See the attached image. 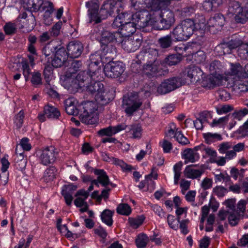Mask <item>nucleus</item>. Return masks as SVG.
I'll return each mask as SVG.
<instances>
[{"mask_svg": "<svg viewBox=\"0 0 248 248\" xmlns=\"http://www.w3.org/2000/svg\"><path fill=\"white\" fill-rule=\"evenodd\" d=\"M131 5L136 12V17L141 16L139 26L153 25L161 18L160 12L168 5L165 0H131Z\"/></svg>", "mask_w": 248, "mask_h": 248, "instance_id": "obj_1", "label": "nucleus"}, {"mask_svg": "<svg viewBox=\"0 0 248 248\" xmlns=\"http://www.w3.org/2000/svg\"><path fill=\"white\" fill-rule=\"evenodd\" d=\"M200 22L186 19L178 24L171 32V36L176 41L186 40L189 38L195 30H205V18L200 16Z\"/></svg>", "mask_w": 248, "mask_h": 248, "instance_id": "obj_2", "label": "nucleus"}, {"mask_svg": "<svg viewBox=\"0 0 248 248\" xmlns=\"http://www.w3.org/2000/svg\"><path fill=\"white\" fill-rule=\"evenodd\" d=\"M97 103L84 101L79 104V118L82 123L93 124L97 123L98 117Z\"/></svg>", "mask_w": 248, "mask_h": 248, "instance_id": "obj_3", "label": "nucleus"}, {"mask_svg": "<svg viewBox=\"0 0 248 248\" xmlns=\"http://www.w3.org/2000/svg\"><path fill=\"white\" fill-rule=\"evenodd\" d=\"M82 83V85H87V90L94 95L96 101L101 105L108 104L111 99L109 93L104 89L103 84L100 82L91 81L90 83Z\"/></svg>", "mask_w": 248, "mask_h": 248, "instance_id": "obj_4", "label": "nucleus"}, {"mask_svg": "<svg viewBox=\"0 0 248 248\" xmlns=\"http://www.w3.org/2000/svg\"><path fill=\"white\" fill-rule=\"evenodd\" d=\"M116 2L114 0H108L104 2L102 5L98 16L96 10L93 11L91 8L88 10V15L92 20L95 21L96 23L100 22L101 19H105L108 16H111L116 11Z\"/></svg>", "mask_w": 248, "mask_h": 248, "instance_id": "obj_5", "label": "nucleus"}, {"mask_svg": "<svg viewBox=\"0 0 248 248\" xmlns=\"http://www.w3.org/2000/svg\"><path fill=\"white\" fill-rule=\"evenodd\" d=\"M39 162L47 166L54 163L58 155V151L54 146H47L39 150L36 153Z\"/></svg>", "mask_w": 248, "mask_h": 248, "instance_id": "obj_6", "label": "nucleus"}, {"mask_svg": "<svg viewBox=\"0 0 248 248\" xmlns=\"http://www.w3.org/2000/svg\"><path fill=\"white\" fill-rule=\"evenodd\" d=\"M142 104V101L138 93H131L128 96L124 97L122 107L126 114L131 116L139 109Z\"/></svg>", "mask_w": 248, "mask_h": 248, "instance_id": "obj_7", "label": "nucleus"}, {"mask_svg": "<svg viewBox=\"0 0 248 248\" xmlns=\"http://www.w3.org/2000/svg\"><path fill=\"white\" fill-rule=\"evenodd\" d=\"M91 63L89 65V71L85 72L83 71L79 73L77 76V79L78 80H83V78H81L82 77L84 76H88L89 75L91 78H93L94 76L97 75V73L99 71H101V68L100 66H98V64L100 62H104L103 58L101 57L100 54L98 52L92 54L90 56Z\"/></svg>", "mask_w": 248, "mask_h": 248, "instance_id": "obj_8", "label": "nucleus"}, {"mask_svg": "<svg viewBox=\"0 0 248 248\" xmlns=\"http://www.w3.org/2000/svg\"><path fill=\"white\" fill-rule=\"evenodd\" d=\"M101 72L99 71V72L97 73V75L94 76L93 78H91V76H90L89 75L87 76H84L83 77H82L81 78H83L84 80L82 79L78 80L77 79V77L76 79L66 78H65L63 80L61 81V84L65 88L67 89L68 90L72 91L73 89H77L78 88L84 87L85 85H82V83H84V82L88 83L89 81H95L96 78L99 79L100 78H98V77L100 75V73Z\"/></svg>", "mask_w": 248, "mask_h": 248, "instance_id": "obj_9", "label": "nucleus"}, {"mask_svg": "<svg viewBox=\"0 0 248 248\" xmlns=\"http://www.w3.org/2000/svg\"><path fill=\"white\" fill-rule=\"evenodd\" d=\"M136 13L132 14V17L129 21H126L123 24L122 27L120 29V36L121 35L127 37L133 34L137 29L144 28L145 27H140L139 26L140 21L141 18V16L136 17Z\"/></svg>", "mask_w": 248, "mask_h": 248, "instance_id": "obj_10", "label": "nucleus"}, {"mask_svg": "<svg viewBox=\"0 0 248 248\" xmlns=\"http://www.w3.org/2000/svg\"><path fill=\"white\" fill-rule=\"evenodd\" d=\"M124 70V65L122 62L110 61L104 66V73L108 78H116L120 77Z\"/></svg>", "mask_w": 248, "mask_h": 248, "instance_id": "obj_11", "label": "nucleus"}, {"mask_svg": "<svg viewBox=\"0 0 248 248\" xmlns=\"http://www.w3.org/2000/svg\"><path fill=\"white\" fill-rule=\"evenodd\" d=\"M167 70L164 67L163 64L159 61L156 60L154 62H149L144 65L143 73L149 77L161 76Z\"/></svg>", "mask_w": 248, "mask_h": 248, "instance_id": "obj_12", "label": "nucleus"}, {"mask_svg": "<svg viewBox=\"0 0 248 248\" xmlns=\"http://www.w3.org/2000/svg\"><path fill=\"white\" fill-rule=\"evenodd\" d=\"M225 86L236 94L248 92V79L241 78L226 82Z\"/></svg>", "mask_w": 248, "mask_h": 248, "instance_id": "obj_13", "label": "nucleus"}, {"mask_svg": "<svg viewBox=\"0 0 248 248\" xmlns=\"http://www.w3.org/2000/svg\"><path fill=\"white\" fill-rule=\"evenodd\" d=\"M185 82L179 78H172L162 82L157 88V92L160 94H166L182 86Z\"/></svg>", "mask_w": 248, "mask_h": 248, "instance_id": "obj_14", "label": "nucleus"}, {"mask_svg": "<svg viewBox=\"0 0 248 248\" xmlns=\"http://www.w3.org/2000/svg\"><path fill=\"white\" fill-rule=\"evenodd\" d=\"M102 29V28H100ZM96 37L101 44L104 45H107V44L113 42H120L121 37L119 32H110L108 31H103V30H99L98 32L96 31Z\"/></svg>", "mask_w": 248, "mask_h": 248, "instance_id": "obj_15", "label": "nucleus"}, {"mask_svg": "<svg viewBox=\"0 0 248 248\" xmlns=\"http://www.w3.org/2000/svg\"><path fill=\"white\" fill-rule=\"evenodd\" d=\"M225 83L237 78L244 77L243 67L239 63H231L230 71L222 74Z\"/></svg>", "mask_w": 248, "mask_h": 248, "instance_id": "obj_16", "label": "nucleus"}, {"mask_svg": "<svg viewBox=\"0 0 248 248\" xmlns=\"http://www.w3.org/2000/svg\"><path fill=\"white\" fill-rule=\"evenodd\" d=\"M122 46L128 52L135 51L140 46L141 40L137 36L124 37L121 41Z\"/></svg>", "mask_w": 248, "mask_h": 248, "instance_id": "obj_17", "label": "nucleus"}, {"mask_svg": "<svg viewBox=\"0 0 248 248\" xmlns=\"http://www.w3.org/2000/svg\"><path fill=\"white\" fill-rule=\"evenodd\" d=\"M226 83L222 74L216 73L210 76L202 82V85L205 88L212 89L216 86H225Z\"/></svg>", "mask_w": 248, "mask_h": 248, "instance_id": "obj_18", "label": "nucleus"}, {"mask_svg": "<svg viewBox=\"0 0 248 248\" xmlns=\"http://www.w3.org/2000/svg\"><path fill=\"white\" fill-rule=\"evenodd\" d=\"M244 8L240 6L239 2L236 1H232L229 8V13L234 15L235 21L238 23H244L245 22L246 16L243 15Z\"/></svg>", "mask_w": 248, "mask_h": 248, "instance_id": "obj_19", "label": "nucleus"}, {"mask_svg": "<svg viewBox=\"0 0 248 248\" xmlns=\"http://www.w3.org/2000/svg\"><path fill=\"white\" fill-rule=\"evenodd\" d=\"M225 18L224 16L220 14H217L211 17L208 21L206 25L209 28V30L212 31V28H215V31H212L215 33L216 31L220 30L222 27L225 23ZM205 23H206L205 22ZM206 26H205L206 27Z\"/></svg>", "mask_w": 248, "mask_h": 248, "instance_id": "obj_20", "label": "nucleus"}, {"mask_svg": "<svg viewBox=\"0 0 248 248\" xmlns=\"http://www.w3.org/2000/svg\"><path fill=\"white\" fill-rule=\"evenodd\" d=\"M67 54L72 58H77L80 56L83 46L79 41H72L67 46Z\"/></svg>", "mask_w": 248, "mask_h": 248, "instance_id": "obj_21", "label": "nucleus"}, {"mask_svg": "<svg viewBox=\"0 0 248 248\" xmlns=\"http://www.w3.org/2000/svg\"><path fill=\"white\" fill-rule=\"evenodd\" d=\"M199 148V146H197L193 149L187 148L184 150L182 157L185 160V164L194 163L199 159L200 155L197 152Z\"/></svg>", "mask_w": 248, "mask_h": 248, "instance_id": "obj_22", "label": "nucleus"}, {"mask_svg": "<svg viewBox=\"0 0 248 248\" xmlns=\"http://www.w3.org/2000/svg\"><path fill=\"white\" fill-rule=\"evenodd\" d=\"M160 15L161 18L157 22L159 21L163 25V28H169L174 23V15L172 11L165 8L161 11Z\"/></svg>", "mask_w": 248, "mask_h": 248, "instance_id": "obj_23", "label": "nucleus"}, {"mask_svg": "<svg viewBox=\"0 0 248 248\" xmlns=\"http://www.w3.org/2000/svg\"><path fill=\"white\" fill-rule=\"evenodd\" d=\"M66 113L69 115H79L80 110L77 100L74 98H68L64 102Z\"/></svg>", "mask_w": 248, "mask_h": 248, "instance_id": "obj_24", "label": "nucleus"}, {"mask_svg": "<svg viewBox=\"0 0 248 248\" xmlns=\"http://www.w3.org/2000/svg\"><path fill=\"white\" fill-rule=\"evenodd\" d=\"M126 126L127 125L125 124H119L115 126H109L107 128L100 129L98 131V134L101 136L110 137L124 130Z\"/></svg>", "mask_w": 248, "mask_h": 248, "instance_id": "obj_25", "label": "nucleus"}, {"mask_svg": "<svg viewBox=\"0 0 248 248\" xmlns=\"http://www.w3.org/2000/svg\"><path fill=\"white\" fill-rule=\"evenodd\" d=\"M204 171L205 169L203 167L196 169L192 166H187L185 169L184 173L185 176L187 178L199 179Z\"/></svg>", "mask_w": 248, "mask_h": 248, "instance_id": "obj_26", "label": "nucleus"}, {"mask_svg": "<svg viewBox=\"0 0 248 248\" xmlns=\"http://www.w3.org/2000/svg\"><path fill=\"white\" fill-rule=\"evenodd\" d=\"M242 41L240 39L231 40L228 44H223L218 45L216 49L219 50L222 49L223 54L230 53L231 50L233 49L238 48L242 45Z\"/></svg>", "mask_w": 248, "mask_h": 248, "instance_id": "obj_27", "label": "nucleus"}, {"mask_svg": "<svg viewBox=\"0 0 248 248\" xmlns=\"http://www.w3.org/2000/svg\"><path fill=\"white\" fill-rule=\"evenodd\" d=\"M44 13V18L45 23L46 25H49L52 21L51 16L54 11V6L53 3L48 1L43 2L41 5Z\"/></svg>", "mask_w": 248, "mask_h": 248, "instance_id": "obj_28", "label": "nucleus"}, {"mask_svg": "<svg viewBox=\"0 0 248 248\" xmlns=\"http://www.w3.org/2000/svg\"><path fill=\"white\" fill-rule=\"evenodd\" d=\"M20 2L25 9L35 11L41 8L42 0H20Z\"/></svg>", "mask_w": 248, "mask_h": 248, "instance_id": "obj_29", "label": "nucleus"}, {"mask_svg": "<svg viewBox=\"0 0 248 248\" xmlns=\"http://www.w3.org/2000/svg\"><path fill=\"white\" fill-rule=\"evenodd\" d=\"M132 17L131 13L123 12L119 14L114 19L112 26L114 28H122L126 21H129Z\"/></svg>", "mask_w": 248, "mask_h": 248, "instance_id": "obj_30", "label": "nucleus"}, {"mask_svg": "<svg viewBox=\"0 0 248 248\" xmlns=\"http://www.w3.org/2000/svg\"><path fill=\"white\" fill-rule=\"evenodd\" d=\"M44 112L46 117L49 119H58L60 116V111L55 107L47 105L44 107Z\"/></svg>", "mask_w": 248, "mask_h": 248, "instance_id": "obj_31", "label": "nucleus"}, {"mask_svg": "<svg viewBox=\"0 0 248 248\" xmlns=\"http://www.w3.org/2000/svg\"><path fill=\"white\" fill-rule=\"evenodd\" d=\"M200 69L196 67H190L187 68L184 72V76L186 79H189L191 82L196 80L197 74L200 72Z\"/></svg>", "mask_w": 248, "mask_h": 248, "instance_id": "obj_32", "label": "nucleus"}, {"mask_svg": "<svg viewBox=\"0 0 248 248\" xmlns=\"http://www.w3.org/2000/svg\"><path fill=\"white\" fill-rule=\"evenodd\" d=\"M202 136L205 142L208 144H211L215 142L222 140L221 135L217 133H204L202 134Z\"/></svg>", "mask_w": 248, "mask_h": 248, "instance_id": "obj_33", "label": "nucleus"}, {"mask_svg": "<svg viewBox=\"0 0 248 248\" xmlns=\"http://www.w3.org/2000/svg\"><path fill=\"white\" fill-rule=\"evenodd\" d=\"M114 211L108 209L104 210L101 214L100 217L102 222L108 226L113 224L112 216Z\"/></svg>", "mask_w": 248, "mask_h": 248, "instance_id": "obj_34", "label": "nucleus"}, {"mask_svg": "<svg viewBox=\"0 0 248 248\" xmlns=\"http://www.w3.org/2000/svg\"><path fill=\"white\" fill-rule=\"evenodd\" d=\"M94 172L97 175V178L102 186H106L109 184L108 177L103 170H96Z\"/></svg>", "mask_w": 248, "mask_h": 248, "instance_id": "obj_35", "label": "nucleus"}, {"mask_svg": "<svg viewBox=\"0 0 248 248\" xmlns=\"http://www.w3.org/2000/svg\"><path fill=\"white\" fill-rule=\"evenodd\" d=\"M27 14L23 12L20 14L16 19V24L19 25V28H28L30 25V21L33 20V18L27 19Z\"/></svg>", "mask_w": 248, "mask_h": 248, "instance_id": "obj_36", "label": "nucleus"}, {"mask_svg": "<svg viewBox=\"0 0 248 248\" xmlns=\"http://www.w3.org/2000/svg\"><path fill=\"white\" fill-rule=\"evenodd\" d=\"M248 203V199H241L237 204V212L242 217L248 218V215L245 214L246 205Z\"/></svg>", "mask_w": 248, "mask_h": 248, "instance_id": "obj_37", "label": "nucleus"}, {"mask_svg": "<svg viewBox=\"0 0 248 248\" xmlns=\"http://www.w3.org/2000/svg\"><path fill=\"white\" fill-rule=\"evenodd\" d=\"M149 242L147 235L143 233L138 235L135 240V243L138 248H144Z\"/></svg>", "mask_w": 248, "mask_h": 248, "instance_id": "obj_38", "label": "nucleus"}, {"mask_svg": "<svg viewBox=\"0 0 248 248\" xmlns=\"http://www.w3.org/2000/svg\"><path fill=\"white\" fill-rule=\"evenodd\" d=\"M111 161L115 165L120 166L123 171L130 172L134 169L133 167H132L131 165L126 164L122 160L113 157L111 159Z\"/></svg>", "mask_w": 248, "mask_h": 248, "instance_id": "obj_39", "label": "nucleus"}, {"mask_svg": "<svg viewBox=\"0 0 248 248\" xmlns=\"http://www.w3.org/2000/svg\"><path fill=\"white\" fill-rule=\"evenodd\" d=\"M183 164L182 162H179L175 164L173 167V170L174 172V184L177 185L180 180V176L181 175V170Z\"/></svg>", "mask_w": 248, "mask_h": 248, "instance_id": "obj_40", "label": "nucleus"}, {"mask_svg": "<svg viewBox=\"0 0 248 248\" xmlns=\"http://www.w3.org/2000/svg\"><path fill=\"white\" fill-rule=\"evenodd\" d=\"M145 217L142 216H138L136 217H129L128 219V222L129 226L133 229H137L140 226L143 222Z\"/></svg>", "mask_w": 248, "mask_h": 248, "instance_id": "obj_41", "label": "nucleus"}, {"mask_svg": "<svg viewBox=\"0 0 248 248\" xmlns=\"http://www.w3.org/2000/svg\"><path fill=\"white\" fill-rule=\"evenodd\" d=\"M229 216L228 217V221L232 226H235L238 224V222L241 218H243L242 216H240L236 211L229 212L228 211Z\"/></svg>", "mask_w": 248, "mask_h": 248, "instance_id": "obj_42", "label": "nucleus"}, {"mask_svg": "<svg viewBox=\"0 0 248 248\" xmlns=\"http://www.w3.org/2000/svg\"><path fill=\"white\" fill-rule=\"evenodd\" d=\"M131 211V207L126 203H121L117 207V212L122 215L128 216Z\"/></svg>", "mask_w": 248, "mask_h": 248, "instance_id": "obj_43", "label": "nucleus"}, {"mask_svg": "<svg viewBox=\"0 0 248 248\" xmlns=\"http://www.w3.org/2000/svg\"><path fill=\"white\" fill-rule=\"evenodd\" d=\"M239 57L243 60H248V43L241 45L237 50Z\"/></svg>", "mask_w": 248, "mask_h": 248, "instance_id": "obj_44", "label": "nucleus"}, {"mask_svg": "<svg viewBox=\"0 0 248 248\" xmlns=\"http://www.w3.org/2000/svg\"><path fill=\"white\" fill-rule=\"evenodd\" d=\"M56 174V169L54 167L47 168L44 172V178L45 181L49 182L53 180L55 177Z\"/></svg>", "mask_w": 248, "mask_h": 248, "instance_id": "obj_45", "label": "nucleus"}, {"mask_svg": "<svg viewBox=\"0 0 248 248\" xmlns=\"http://www.w3.org/2000/svg\"><path fill=\"white\" fill-rule=\"evenodd\" d=\"M189 55H191L193 58L197 63L203 62L206 58L205 53L202 50L198 51L195 53L192 49H191V53H189Z\"/></svg>", "mask_w": 248, "mask_h": 248, "instance_id": "obj_46", "label": "nucleus"}, {"mask_svg": "<svg viewBox=\"0 0 248 248\" xmlns=\"http://www.w3.org/2000/svg\"><path fill=\"white\" fill-rule=\"evenodd\" d=\"M86 200V199L81 197H78L74 201L75 205L77 207H80V211L82 212L87 211L88 208V205L85 201Z\"/></svg>", "mask_w": 248, "mask_h": 248, "instance_id": "obj_47", "label": "nucleus"}, {"mask_svg": "<svg viewBox=\"0 0 248 248\" xmlns=\"http://www.w3.org/2000/svg\"><path fill=\"white\" fill-rule=\"evenodd\" d=\"M180 220L175 218V217L171 215H168L167 216V222L170 228L176 230L179 228V223Z\"/></svg>", "mask_w": 248, "mask_h": 248, "instance_id": "obj_48", "label": "nucleus"}, {"mask_svg": "<svg viewBox=\"0 0 248 248\" xmlns=\"http://www.w3.org/2000/svg\"><path fill=\"white\" fill-rule=\"evenodd\" d=\"M174 138L180 144L183 145L189 143L188 140L182 134L181 131H178V129H176Z\"/></svg>", "mask_w": 248, "mask_h": 248, "instance_id": "obj_49", "label": "nucleus"}, {"mask_svg": "<svg viewBox=\"0 0 248 248\" xmlns=\"http://www.w3.org/2000/svg\"><path fill=\"white\" fill-rule=\"evenodd\" d=\"M202 150L205 153L206 155L210 157L211 162L216 157H217V152L213 148L210 147L202 146Z\"/></svg>", "mask_w": 248, "mask_h": 248, "instance_id": "obj_50", "label": "nucleus"}, {"mask_svg": "<svg viewBox=\"0 0 248 248\" xmlns=\"http://www.w3.org/2000/svg\"><path fill=\"white\" fill-rule=\"evenodd\" d=\"M21 64L22 69L23 70V74L24 76L25 80L28 81L30 78L31 70L30 68L28 62L26 60L22 61Z\"/></svg>", "mask_w": 248, "mask_h": 248, "instance_id": "obj_51", "label": "nucleus"}, {"mask_svg": "<svg viewBox=\"0 0 248 248\" xmlns=\"http://www.w3.org/2000/svg\"><path fill=\"white\" fill-rule=\"evenodd\" d=\"M232 147V144L230 142H223L218 146V151L220 154H224Z\"/></svg>", "mask_w": 248, "mask_h": 248, "instance_id": "obj_52", "label": "nucleus"}, {"mask_svg": "<svg viewBox=\"0 0 248 248\" xmlns=\"http://www.w3.org/2000/svg\"><path fill=\"white\" fill-rule=\"evenodd\" d=\"M160 46L166 48L170 47L171 45V39L170 36L166 35L160 38L158 40Z\"/></svg>", "mask_w": 248, "mask_h": 248, "instance_id": "obj_53", "label": "nucleus"}, {"mask_svg": "<svg viewBox=\"0 0 248 248\" xmlns=\"http://www.w3.org/2000/svg\"><path fill=\"white\" fill-rule=\"evenodd\" d=\"M130 131L133 138L140 139L141 137L142 129L140 125H131Z\"/></svg>", "mask_w": 248, "mask_h": 248, "instance_id": "obj_54", "label": "nucleus"}, {"mask_svg": "<svg viewBox=\"0 0 248 248\" xmlns=\"http://www.w3.org/2000/svg\"><path fill=\"white\" fill-rule=\"evenodd\" d=\"M16 26L15 23L12 22H8L5 24L3 27L4 31L5 33L7 35H10L15 33Z\"/></svg>", "mask_w": 248, "mask_h": 248, "instance_id": "obj_55", "label": "nucleus"}, {"mask_svg": "<svg viewBox=\"0 0 248 248\" xmlns=\"http://www.w3.org/2000/svg\"><path fill=\"white\" fill-rule=\"evenodd\" d=\"M229 121V116L221 117L218 119H214L213 122L210 124V126L212 127L220 126L225 124Z\"/></svg>", "mask_w": 248, "mask_h": 248, "instance_id": "obj_56", "label": "nucleus"}, {"mask_svg": "<svg viewBox=\"0 0 248 248\" xmlns=\"http://www.w3.org/2000/svg\"><path fill=\"white\" fill-rule=\"evenodd\" d=\"M56 48L52 46L51 44H48L46 45L43 48V52L46 57H51L54 55V51H56Z\"/></svg>", "mask_w": 248, "mask_h": 248, "instance_id": "obj_57", "label": "nucleus"}, {"mask_svg": "<svg viewBox=\"0 0 248 248\" xmlns=\"http://www.w3.org/2000/svg\"><path fill=\"white\" fill-rule=\"evenodd\" d=\"M180 62L179 57L175 55H170L165 59L166 63L170 66L175 65Z\"/></svg>", "mask_w": 248, "mask_h": 248, "instance_id": "obj_58", "label": "nucleus"}, {"mask_svg": "<svg viewBox=\"0 0 248 248\" xmlns=\"http://www.w3.org/2000/svg\"><path fill=\"white\" fill-rule=\"evenodd\" d=\"M31 82L34 85L36 86L42 84L41 75L38 72H34L32 73V77L31 78Z\"/></svg>", "mask_w": 248, "mask_h": 248, "instance_id": "obj_59", "label": "nucleus"}, {"mask_svg": "<svg viewBox=\"0 0 248 248\" xmlns=\"http://www.w3.org/2000/svg\"><path fill=\"white\" fill-rule=\"evenodd\" d=\"M230 180L229 176L226 173H220L215 174V180L216 182L227 183Z\"/></svg>", "mask_w": 248, "mask_h": 248, "instance_id": "obj_60", "label": "nucleus"}, {"mask_svg": "<svg viewBox=\"0 0 248 248\" xmlns=\"http://www.w3.org/2000/svg\"><path fill=\"white\" fill-rule=\"evenodd\" d=\"M55 57H60V59H63V61L65 62L68 56L67 52H66L64 48L60 47L55 52Z\"/></svg>", "mask_w": 248, "mask_h": 248, "instance_id": "obj_61", "label": "nucleus"}, {"mask_svg": "<svg viewBox=\"0 0 248 248\" xmlns=\"http://www.w3.org/2000/svg\"><path fill=\"white\" fill-rule=\"evenodd\" d=\"M24 117V112L22 110L20 111L16 115L15 119V123L18 128H20L22 126Z\"/></svg>", "mask_w": 248, "mask_h": 248, "instance_id": "obj_62", "label": "nucleus"}, {"mask_svg": "<svg viewBox=\"0 0 248 248\" xmlns=\"http://www.w3.org/2000/svg\"><path fill=\"white\" fill-rule=\"evenodd\" d=\"M216 3V0H205L202 3L203 8L206 11H212Z\"/></svg>", "mask_w": 248, "mask_h": 248, "instance_id": "obj_63", "label": "nucleus"}, {"mask_svg": "<svg viewBox=\"0 0 248 248\" xmlns=\"http://www.w3.org/2000/svg\"><path fill=\"white\" fill-rule=\"evenodd\" d=\"M215 195L219 197L224 196L227 192V189L222 186H217L213 189Z\"/></svg>", "mask_w": 248, "mask_h": 248, "instance_id": "obj_64", "label": "nucleus"}]
</instances>
